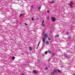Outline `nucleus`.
Masks as SVG:
<instances>
[{
  "label": "nucleus",
  "mask_w": 75,
  "mask_h": 75,
  "mask_svg": "<svg viewBox=\"0 0 75 75\" xmlns=\"http://www.w3.org/2000/svg\"><path fill=\"white\" fill-rule=\"evenodd\" d=\"M52 21L53 22H55L56 21V19L54 17H52L51 18Z\"/></svg>",
  "instance_id": "1"
},
{
  "label": "nucleus",
  "mask_w": 75,
  "mask_h": 75,
  "mask_svg": "<svg viewBox=\"0 0 75 75\" xmlns=\"http://www.w3.org/2000/svg\"><path fill=\"white\" fill-rule=\"evenodd\" d=\"M70 3L71 4H69V6H70L71 7V8H72V4H73V2H70Z\"/></svg>",
  "instance_id": "2"
},
{
  "label": "nucleus",
  "mask_w": 75,
  "mask_h": 75,
  "mask_svg": "<svg viewBox=\"0 0 75 75\" xmlns=\"http://www.w3.org/2000/svg\"><path fill=\"white\" fill-rule=\"evenodd\" d=\"M44 21L43 20L42 22V26H43V27H44V26H45V25H43L44 24Z\"/></svg>",
  "instance_id": "3"
},
{
  "label": "nucleus",
  "mask_w": 75,
  "mask_h": 75,
  "mask_svg": "<svg viewBox=\"0 0 75 75\" xmlns=\"http://www.w3.org/2000/svg\"><path fill=\"white\" fill-rule=\"evenodd\" d=\"M64 56L65 57H66V58L68 57V55H67V54H64Z\"/></svg>",
  "instance_id": "4"
},
{
  "label": "nucleus",
  "mask_w": 75,
  "mask_h": 75,
  "mask_svg": "<svg viewBox=\"0 0 75 75\" xmlns=\"http://www.w3.org/2000/svg\"><path fill=\"white\" fill-rule=\"evenodd\" d=\"M46 44H47V45H49V41H46L45 42Z\"/></svg>",
  "instance_id": "5"
},
{
  "label": "nucleus",
  "mask_w": 75,
  "mask_h": 75,
  "mask_svg": "<svg viewBox=\"0 0 75 75\" xmlns=\"http://www.w3.org/2000/svg\"><path fill=\"white\" fill-rule=\"evenodd\" d=\"M37 72L36 71H35L34 70H33V74H37Z\"/></svg>",
  "instance_id": "6"
},
{
  "label": "nucleus",
  "mask_w": 75,
  "mask_h": 75,
  "mask_svg": "<svg viewBox=\"0 0 75 75\" xmlns=\"http://www.w3.org/2000/svg\"><path fill=\"white\" fill-rule=\"evenodd\" d=\"M44 36H45V38H47V37H48V35H47V34H45Z\"/></svg>",
  "instance_id": "7"
},
{
  "label": "nucleus",
  "mask_w": 75,
  "mask_h": 75,
  "mask_svg": "<svg viewBox=\"0 0 75 75\" xmlns=\"http://www.w3.org/2000/svg\"><path fill=\"white\" fill-rule=\"evenodd\" d=\"M54 2H55V1H53L51 2L49 1V3H52V4L54 3Z\"/></svg>",
  "instance_id": "8"
},
{
  "label": "nucleus",
  "mask_w": 75,
  "mask_h": 75,
  "mask_svg": "<svg viewBox=\"0 0 75 75\" xmlns=\"http://www.w3.org/2000/svg\"><path fill=\"white\" fill-rule=\"evenodd\" d=\"M53 72L54 74L55 73H57V71L55 70H53Z\"/></svg>",
  "instance_id": "9"
},
{
  "label": "nucleus",
  "mask_w": 75,
  "mask_h": 75,
  "mask_svg": "<svg viewBox=\"0 0 75 75\" xmlns=\"http://www.w3.org/2000/svg\"><path fill=\"white\" fill-rule=\"evenodd\" d=\"M48 52L49 54H52V52L50 50Z\"/></svg>",
  "instance_id": "10"
},
{
  "label": "nucleus",
  "mask_w": 75,
  "mask_h": 75,
  "mask_svg": "<svg viewBox=\"0 0 75 75\" xmlns=\"http://www.w3.org/2000/svg\"><path fill=\"white\" fill-rule=\"evenodd\" d=\"M57 71L58 72H60V73H62V72L61 71L59 70H58Z\"/></svg>",
  "instance_id": "11"
},
{
  "label": "nucleus",
  "mask_w": 75,
  "mask_h": 75,
  "mask_svg": "<svg viewBox=\"0 0 75 75\" xmlns=\"http://www.w3.org/2000/svg\"><path fill=\"white\" fill-rule=\"evenodd\" d=\"M51 74L52 75H54L55 74V73L53 72H52V73H51Z\"/></svg>",
  "instance_id": "12"
},
{
  "label": "nucleus",
  "mask_w": 75,
  "mask_h": 75,
  "mask_svg": "<svg viewBox=\"0 0 75 75\" xmlns=\"http://www.w3.org/2000/svg\"><path fill=\"white\" fill-rule=\"evenodd\" d=\"M42 40L43 42H45V38H43Z\"/></svg>",
  "instance_id": "13"
},
{
  "label": "nucleus",
  "mask_w": 75,
  "mask_h": 75,
  "mask_svg": "<svg viewBox=\"0 0 75 75\" xmlns=\"http://www.w3.org/2000/svg\"><path fill=\"white\" fill-rule=\"evenodd\" d=\"M29 50H30L31 51L32 50V48H31V47H29Z\"/></svg>",
  "instance_id": "14"
},
{
  "label": "nucleus",
  "mask_w": 75,
  "mask_h": 75,
  "mask_svg": "<svg viewBox=\"0 0 75 75\" xmlns=\"http://www.w3.org/2000/svg\"><path fill=\"white\" fill-rule=\"evenodd\" d=\"M12 59L13 60H14L15 59V57H12Z\"/></svg>",
  "instance_id": "15"
},
{
  "label": "nucleus",
  "mask_w": 75,
  "mask_h": 75,
  "mask_svg": "<svg viewBox=\"0 0 75 75\" xmlns=\"http://www.w3.org/2000/svg\"><path fill=\"white\" fill-rule=\"evenodd\" d=\"M48 40H49V41H50V40H51V39L49 37H48Z\"/></svg>",
  "instance_id": "16"
},
{
  "label": "nucleus",
  "mask_w": 75,
  "mask_h": 75,
  "mask_svg": "<svg viewBox=\"0 0 75 75\" xmlns=\"http://www.w3.org/2000/svg\"><path fill=\"white\" fill-rule=\"evenodd\" d=\"M41 9V6H39L38 10H40Z\"/></svg>",
  "instance_id": "17"
},
{
  "label": "nucleus",
  "mask_w": 75,
  "mask_h": 75,
  "mask_svg": "<svg viewBox=\"0 0 75 75\" xmlns=\"http://www.w3.org/2000/svg\"><path fill=\"white\" fill-rule=\"evenodd\" d=\"M41 42V41H40L39 42L38 44V47L39 46V45H40V43Z\"/></svg>",
  "instance_id": "18"
},
{
  "label": "nucleus",
  "mask_w": 75,
  "mask_h": 75,
  "mask_svg": "<svg viewBox=\"0 0 75 75\" xmlns=\"http://www.w3.org/2000/svg\"><path fill=\"white\" fill-rule=\"evenodd\" d=\"M45 53L46 54H47V53H48V51H46L45 52Z\"/></svg>",
  "instance_id": "19"
},
{
  "label": "nucleus",
  "mask_w": 75,
  "mask_h": 75,
  "mask_svg": "<svg viewBox=\"0 0 75 75\" xmlns=\"http://www.w3.org/2000/svg\"><path fill=\"white\" fill-rule=\"evenodd\" d=\"M71 37H69V40H71Z\"/></svg>",
  "instance_id": "20"
},
{
  "label": "nucleus",
  "mask_w": 75,
  "mask_h": 75,
  "mask_svg": "<svg viewBox=\"0 0 75 75\" xmlns=\"http://www.w3.org/2000/svg\"><path fill=\"white\" fill-rule=\"evenodd\" d=\"M55 37H59V35H56Z\"/></svg>",
  "instance_id": "21"
},
{
  "label": "nucleus",
  "mask_w": 75,
  "mask_h": 75,
  "mask_svg": "<svg viewBox=\"0 0 75 75\" xmlns=\"http://www.w3.org/2000/svg\"><path fill=\"white\" fill-rule=\"evenodd\" d=\"M23 15V14H21L20 15V17H21V16H22V15Z\"/></svg>",
  "instance_id": "22"
},
{
  "label": "nucleus",
  "mask_w": 75,
  "mask_h": 75,
  "mask_svg": "<svg viewBox=\"0 0 75 75\" xmlns=\"http://www.w3.org/2000/svg\"><path fill=\"white\" fill-rule=\"evenodd\" d=\"M32 20H33V21H34V18H31Z\"/></svg>",
  "instance_id": "23"
},
{
  "label": "nucleus",
  "mask_w": 75,
  "mask_h": 75,
  "mask_svg": "<svg viewBox=\"0 0 75 75\" xmlns=\"http://www.w3.org/2000/svg\"><path fill=\"white\" fill-rule=\"evenodd\" d=\"M45 69H46V70L48 69V68L47 67H46V68H45Z\"/></svg>",
  "instance_id": "24"
},
{
  "label": "nucleus",
  "mask_w": 75,
  "mask_h": 75,
  "mask_svg": "<svg viewBox=\"0 0 75 75\" xmlns=\"http://www.w3.org/2000/svg\"><path fill=\"white\" fill-rule=\"evenodd\" d=\"M25 25H27V24L25 23Z\"/></svg>",
  "instance_id": "25"
},
{
  "label": "nucleus",
  "mask_w": 75,
  "mask_h": 75,
  "mask_svg": "<svg viewBox=\"0 0 75 75\" xmlns=\"http://www.w3.org/2000/svg\"><path fill=\"white\" fill-rule=\"evenodd\" d=\"M69 33H68V32H67V33H66V34H69Z\"/></svg>",
  "instance_id": "26"
},
{
  "label": "nucleus",
  "mask_w": 75,
  "mask_h": 75,
  "mask_svg": "<svg viewBox=\"0 0 75 75\" xmlns=\"http://www.w3.org/2000/svg\"><path fill=\"white\" fill-rule=\"evenodd\" d=\"M47 13H49V10H47Z\"/></svg>",
  "instance_id": "27"
},
{
  "label": "nucleus",
  "mask_w": 75,
  "mask_h": 75,
  "mask_svg": "<svg viewBox=\"0 0 75 75\" xmlns=\"http://www.w3.org/2000/svg\"><path fill=\"white\" fill-rule=\"evenodd\" d=\"M47 19L48 20H49V17H48L47 18Z\"/></svg>",
  "instance_id": "28"
},
{
  "label": "nucleus",
  "mask_w": 75,
  "mask_h": 75,
  "mask_svg": "<svg viewBox=\"0 0 75 75\" xmlns=\"http://www.w3.org/2000/svg\"><path fill=\"white\" fill-rule=\"evenodd\" d=\"M52 55H55V54L53 53V54H52Z\"/></svg>",
  "instance_id": "29"
},
{
  "label": "nucleus",
  "mask_w": 75,
  "mask_h": 75,
  "mask_svg": "<svg viewBox=\"0 0 75 75\" xmlns=\"http://www.w3.org/2000/svg\"><path fill=\"white\" fill-rule=\"evenodd\" d=\"M32 8H33V6H31Z\"/></svg>",
  "instance_id": "30"
},
{
  "label": "nucleus",
  "mask_w": 75,
  "mask_h": 75,
  "mask_svg": "<svg viewBox=\"0 0 75 75\" xmlns=\"http://www.w3.org/2000/svg\"><path fill=\"white\" fill-rule=\"evenodd\" d=\"M36 49H37H37H38V47H37Z\"/></svg>",
  "instance_id": "31"
},
{
  "label": "nucleus",
  "mask_w": 75,
  "mask_h": 75,
  "mask_svg": "<svg viewBox=\"0 0 75 75\" xmlns=\"http://www.w3.org/2000/svg\"><path fill=\"white\" fill-rule=\"evenodd\" d=\"M50 59H48V61H50Z\"/></svg>",
  "instance_id": "32"
},
{
  "label": "nucleus",
  "mask_w": 75,
  "mask_h": 75,
  "mask_svg": "<svg viewBox=\"0 0 75 75\" xmlns=\"http://www.w3.org/2000/svg\"><path fill=\"white\" fill-rule=\"evenodd\" d=\"M24 74H22V75H23Z\"/></svg>",
  "instance_id": "33"
},
{
  "label": "nucleus",
  "mask_w": 75,
  "mask_h": 75,
  "mask_svg": "<svg viewBox=\"0 0 75 75\" xmlns=\"http://www.w3.org/2000/svg\"><path fill=\"white\" fill-rule=\"evenodd\" d=\"M43 55H44V54L42 55V56H43Z\"/></svg>",
  "instance_id": "34"
},
{
  "label": "nucleus",
  "mask_w": 75,
  "mask_h": 75,
  "mask_svg": "<svg viewBox=\"0 0 75 75\" xmlns=\"http://www.w3.org/2000/svg\"><path fill=\"white\" fill-rule=\"evenodd\" d=\"M74 75H75V74H74Z\"/></svg>",
  "instance_id": "35"
}]
</instances>
